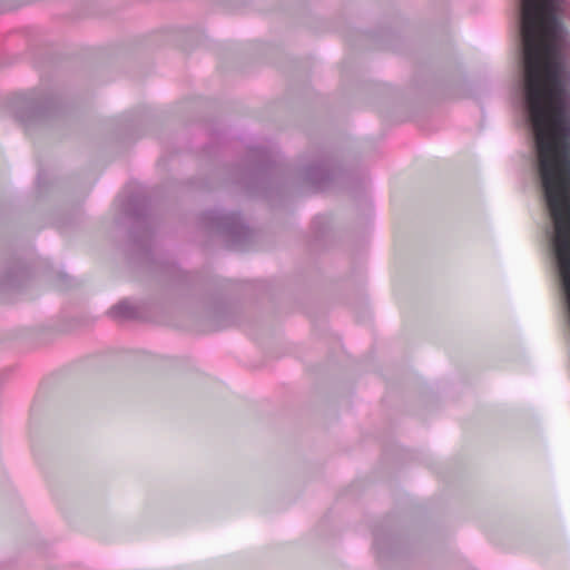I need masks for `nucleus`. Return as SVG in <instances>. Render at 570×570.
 I'll list each match as a JSON object with an SVG mask.
<instances>
[{"mask_svg": "<svg viewBox=\"0 0 570 570\" xmlns=\"http://www.w3.org/2000/svg\"><path fill=\"white\" fill-rule=\"evenodd\" d=\"M202 224L222 234L234 249H244L252 239V230L239 213H227L214 208L203 213Z\"/></svg>", "mask_w": 570, "mask_h": 570, "instance_id": "1", "label": "nucleus"}, {"mask_svg": "<svg viewBox=\"0 0 570 570\" xmlns=\"http://www.w3.org/2000/svg\"><path fill=\"white\" fill-rule=\"evenodd\" d=\"M335 161L328 156H320L309 160L301 169V177L315 191L330 189L340 175Z\"/></svg>", "mask_w": 570, "mask_h": 570, "instance_id": "2", "label": "nucleus"}, {"mask_svg": "<svg viewBox=\"0 0 570 570\" xmlns=\"http://www.w3.org/2000/svg\"><path fill=\"white\" fill-rule=\"evenodd\" d=\"M56 108L52 97L37 92L22 94L16 101L17 118L27 124L49 115Z\"/></svg>", "mask_w": 570, "mask_h": 570, "instance_id": "3", "label": "nucleus"}, {"mask_svg": "<svg viewBox=\"0 0 570 570\" xmlns=\"http://www.w3.org/2000/svg\"><path fill=\"white\" fill-rule=\"evenodd\" d=\"M248 157L250 163L248 185H263L275 175L276 155L272 149L256 146L250 148Z\"/></svg>", "mask_w": 570, "mask_h": 570, "instance_id": "4", "label": "nucleus"}, {"mask_svg": "<svg viewBox=\"0 0 570 570\" xmlns=\"http://www.w3.org/2000/svg\"><path fill=\"white\" fill-rule=\"evenodd\" d=\"M108 314L115 320H132L139 316V311L129 301L122 299L114 305Z\"/></svg>", "mask_w": 570, "mask_h": 570, "instance_id": "5", "label": "nucleus"}, {"mask_svg": "<svg viewBox=\"0 0 570 570\" xmlns=\"http://www.w3.org/2000/svg\"><path fill=\"white\" fill-rule=\"evenodd\" d=\"M12 283H13V282H12V279H11V278H9V279L7 281V284H8V285H11Z\"/></svg>", "mask_w": 570, "mask_h": 570, "instance_id": "6", "label": "nucleus"}]
</instances>
